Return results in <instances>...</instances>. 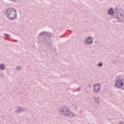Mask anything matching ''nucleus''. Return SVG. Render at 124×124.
Returning a JSON list of instances; mask_svg holds the SVG:
<instances>
[{
    "label": "nucleus",
    "instance_id": "10",
    "mask_svg": "<svg viewBox=\"0 0 124 124\" xmlns=\"http://www.w3.org/2000/svg\"><path fill=\"white\" fill-rule=\"evenodd\" d=\"M6 67H5V64L1 63H0V69H1V70H5V68Z\"/></svg>",
    "mask_w": 124,
    "mask_h": 124
},
{
    "label": "nucleus",
    "instance_id": "16",
    "mask_svg": "<svg viewBox=\"0 0 124 124\" xmlns=\"http://www.w3.org/2000/svg\"><path fill=\"white\" fill-rule=\"evenodd\" d=\"M124 124V122L122 121L121 122L119 123V124Z\"/></svg>",
    "mask_w": 124,
    "mask_h": 124
},
{
    "label": "nucleus",
    "instance_id": "14",
    "mask_svg": "<svg viewBox=\"0 0 124 124\" xmlns=\"http://www.w3.org/2000/svg\"><path fill=\"white\" fill-rule=\"evenodd\" d=\"M81 91V88H78L75 90V92H80Z\"/></svg>",
    "mask_w": 124,
    "mask_h": 124
},
{
    "label": "nucleus",
    "instance_id": "6",
    "mask_svg": "<svg viewBox=\"0 0 124 124\" xmlns=\"http://www.w3.org/2000/svg\"><path fill=\"white\" fill-rule=\"evenodd\" d=\"M83 43L85 44V45H90V44H92V43H93V39L91 37H86L84 39Z\"/></svg>",
    "mask_w": 124,
    "mask_h": 124
},
{
    "label": "nucleus",
    "instance_id": "12",
    "mask_svg": "<svg viewBox=\"0 0 124 124\" xmlns=\"http://www.w3.org/2000/svg\"><path fill=\"white\" fill-rule=\"evenodd\" d=\"M102 65H103V63H102V62L98 63L97 64V66L98 67H101V66H102Z\"/></svg>",
    "mask_w": 124,
    "mask_h": 124
},
{
    "label": "nucleus",
    "instance_id": "15",
    "mask_svg": "<svg viewBox=\"0 0 124 124\" xmlns=\"http://www.w3.org/2000/svg\"><path fill=\"white\" fill-rule=\"evenodd\" d=\"M4 35L6 37H8L10 36V35L9 34H6V33H4Z\"/></svg>",
    "mask_w": 124,
    "mask_h": 124
},
{
    "label": "nucleus",
    "instance_id": "11",
    "mask_svg": "<svg viewBox=\"0 0 124 124\" xmlns=\"http://www.w3.org/2000/svg\"><path fill=\"white\" fill-rule=\"evenodd\" d=\"M94 99H95V101L96 103L99 104V103L100 102V97H99V98L98 97L96 98V97H94Z\"/></svg>",
    "mask_w": 124,
    "mask_h": 124
},
{
    "label": "nucleus",
    "instance_id": "1",
    "mask_svg": "<svg viewBox=\"0 0 124 124\" xmlns=\"http://www.w3.org/2000/svg\"><path fill=\"white\" fill-rule=\"evenodd\" d=\"M5 14L9 20H14L17 18V11L12 7H8L5 10Z\"/></svg>",
    "mask_w": 124,
    "mask_h": 124
},
{
    "label": "nucleus",
    "instance_id": "2",
    "mask_svg": "<svg viewBox=\"0 0 124 124\" xmlns=\"http://www.w3.org/2000/svg\"><path fill=\"white\" fill-rule=\"evenodd\" d=\"M116 12L115 14L117 23H124V11L120 9V7L116 6L115 8Z\"/></svg>",
    "mask_w": 124,
    "mask_h": 124
},
{
    "label": "nucleus",
    "instance_id": "9",
    "mask_svg": "<svg viewBox=\"0 0 124 124\" xmlns=\"http://www.w3.org/2000/svg\"><path fill=\"white\" fill-rule=\"evenodd\" d=\"M114 11L113 10V8H111L108 10V15H114Z\"/></svg>",
    "mask_w": 124,
    "mask_h": 124
},
{
    "label": "nucleus",
    "instance_id": "3",
    "mask_svg": "<svg viewBox=\"0 0 124 124\" xmlns=\"http://www.w3.org/2000/svg\"><path fill=\"white\" fill-rule=\"evenodd\" d=\"M60 112L63 113L64 116H67V117H69V118H72V117H75V116H76V114L72 112L71 109H70L67 106H63L60 108Z\"/></svg>",
    "mask_w": 124,
    "mask_h": 124
},
{
    "label": "nucleus",
    "instance_id": "7",
    "mask_svg": "<svg viewBox=\"0 0 124 124\" xmlns=\"http://www.w3.org/2000/svg\"><path fill=\"white\" fill-rule=\"evenodd\" d=\"M100 85L98 84H94L93 85V92L95 93H99L100 92Z\"/></svg>",
    "mask_w": 124,
    "mask_h": 124
},
{
    "label": "nucleus",
    "instance_id": "5",
    "mask_svg": "<svg viewBox=\"0 0 124 124\" xmlns=\"http://www.w3.org/2000/svg\"><path fill=\"white\" fill-rule=\"evenodd\" d=\"M44 34H46V36H47L48 38H51V37H52V36H54V34H52V33L50 32L45 31H44L40 33L38 35V36L39 37H41V36L44 35Z\"/></svg>",
    "mask_w": 124,
    "mask_h": 124
},
{
    "label": "nucleus",
    "instance_id": "8",
    "mask_svg": "<svg viewBox=\"0 0 124 124\" xmlns=\"http://www.w3.org/2000/svg\"><path fill=\"white\" fill-rule=\"evenodd\" d=\"M18 109L16 110V113H21V112H24V111H26V109L24 108L17 107Z\"/></svg>",
    "mask_w": 124,
    "mask_h": 124
},
{
    "label": "nucleus",
    "instance_id": "13",
    "mask_svg": "<svg viewBox=\"0 0 124 124\" xmlns=\"http://www.w3.org/2000/svg\"><path fill=\"white\" fill-rule=\"evenodd\" d=\"M20 68H21V66H17V67H16V71H18L19 70V69H20Z\"/></svg>",
    "mask_w": 124,
    "mask_h": 124
},
{
    "label": "nucleus",
    "instance_id": "19",
    "mask_svg": "<svg viewBox=\"0 0 124 124\" xmlns=\"http://www.w3.org/2000/svg\"><path fill=\"white\" fill-rule=\"evenodd\" d=\"M10 0L11 1H13V0Z\"/></svg>",
    "mask_w": 124,
    "mask_h": 124
},
{
    "label": "nucleus",
    "instance_id": "18",
    "mask_svg": "<svg viewBox=\"0 0 124 124\" xmlns=\"http://www.w3.org/2000/svg\"><path fill=\"white\" fill-rule=\"evenodd\" d=\"M44 41L45 42V40H46V38H44L43 39Z\"/></svg>",
    "mask_w": 124,
    "mask_h": 124
},
{
    "label": "nucleus",
    "instance_id": "21",
    "mask_svg": "<svg viewBox=\"0 0 124 124\" xmlns=\"http://www.w3.org/2000/svg\"><path fill=\"white\" fill-rule=\"evenodd\" d=\"M1 76H2V75H1Z\"/></svg>",
    "mask_w": 124,
    "mask_h": 124
},
{
    "label": "nucleus",
    "instance_id": "4",
    "mask_svg": "<svg viewBox=\"0 0 124 124\" xmlns=\"http://www.w3.org/2000/svg\"><path fill=\"white\" fill-rule=\"evenodd\" d=\"M124 79H117L115 82V85L117 89H121L124 87Z\"/></svg>",
    "mask_w": 124,
    "mask_h": 124
},
{
    "label": "nucleus",
    "instance_id": "17",
    "mask_svg": "<svg viewBox=\"0 0 124 124\" xmlns=\"http://www.w3.org/2000/svg\"><path fill=\"white\" fill-rule=\"evenodd\" d=\"M64 35H60L59 37H64Z\"/></svg>",
    "mask_w": 124,
    "mask_h": 124
},
{
    "label": "nucleus",
    "instance_id": "20",
    "mask_svg": "<svg viewBox=\"0 0 124 124\" xmlns=\"http://www.w3.org/2000/svg\"><path fill=\"white\" fill-rule=\"evenodd\" d=\"M13 41H16V40H13Z\"/></svg>",
    "mask_w": 124,
    "mask_h": 124
}]
</instances>
